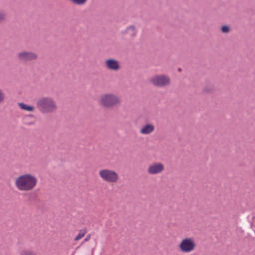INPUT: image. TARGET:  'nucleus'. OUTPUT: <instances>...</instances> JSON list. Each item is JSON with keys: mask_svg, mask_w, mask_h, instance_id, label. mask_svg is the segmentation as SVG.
<instances>
[{"mask_svg": "<svg viewBox=\"0 0 255 255\" xmlns=\"http://www.w3.org/2000/svg\"><path fill=\"white\" fill-rule=\"evenodd\" d=\"M37 108L43 114L55 112L57 109L55 101L50 97H44L39 99L36 104Z\"/></svg>", "mask_w": 255, "mask_h": 255, "instance_id": "obj_1", "label": "nucleus"}, {"mask_svg": "<svg viewBox=\"0 0 255 255\" xmlns=\"http://www.w3.org/2000/svg\"><path fill=\"white\" fill-rule=\"evenodd\" d=\"M14 184L19 191L30 190L32 189V175L24 174L18 176L14 180Z\"/></svg>", "mask_w": 255, "mask_h": 255, "instance_id": "obj_2", "label": "nucleus"}, {"mask_svg": "<svg viewBox=\"0 0 255 255\" xmlns=\"http://www.w3.org/2000/svg\"><path fill=\"white\" fill-rule=\"evenodd\" d=\"M99 104L104 108H110L120 105V99L113 94L102 95L98 100Z\"/></svg>", "mask_w": 255, "mask_h": 255, "instance_id": "obj_3", "label": "nucleus"}, {"mask_svg": "<svg viewBox=\"0 0 255 255\" xmlns=\"http://www.w3.org/2000/svg\"><path fill=\"white\" fill-rule=\"evenodd\" d=\"M99 175L103 181L109 183H116L119 180L118 173L114 170L108 168L100 170Z\"/></svg>", "mask_w": 255, "mask_h": 255, "instance_id": "obj_4", "label": "nucleus"}, {"mask_svg": "<svg viewBox=\"0 0 255 255\" xmlns=\"http://www.w3.org/2000/svg\"><path fill=\"white\" fill-rule=\"evenodd\" d=\"M196 248L195 239L191 237L183 238L178 245V249L182 253H190L193 252Z\"/></svg>", "mask_w": 255, "mask_h": 255, "instance_id": "obj_5", "label": "nucleus"}, {"mask_svg": "<svg viewBox=\"0 0 255 255\" xmlns=\"http://www.w3.org/2000/svg\"><path fill=\"white\" fill-rule=\"evenodd\" d=\"M150 82L157 87H164L170 83L168 76L164 75H157L153 76L150 80Z\"/></svg>", "mask_w": 255, "mask_h": 255, "instance_id": "obj_6", "label": "nucleus"}, {"mask_svg": "<svg viewBox=\"0 0 255 255\" xmlns=\"http://www.w3.org/2000/svg\"><path fill=\"white\" fill-rule=\"evenodd\" d=\"M164 165L160 162H155L150 164L147 169L149 175H156L161 173L164 170Z\"/></svg>", "mask_w": 255, "mask_h": 255, "instance_id": "obj_7", "label": "nucleus"}, {"mask_svg": "<svg viewBox=\"0 0 255 255\" xmlns=\"http://www.w3.org/2000/svg\"><path fill=\"white\" fill-rule=\"evenodd\" d=\"M105 65L107 69L111 71H117L120 69L119 62L113 58L106 59L105 61Z\"/></svg>", "mask_w": 255, "mask_h": 255, "instance_id": "obj_8", "label": "nucleus"}, {"mask_svg": "<svg viewBox=\"0 0 255 255\" xmlns=\"http://www.w3.org/2000/svg\"><path fill=\"white\" fill-rule=\"evenodd\" d=\"M155 129V127L153 124L148 123L141 127L139 132L143 135H148L152 133Z\"/></svg>", "mask_w": 255, "mask_h": 255, "instance_id": "obj_9", "label": "nucleus"}, {"mask_svg": "<svg viewBox=\"0 0 255 255\" xmlns=\"http://www.w3.org/2000/svg\"><path fill=\"white\" fill-rule=\"evenodd\" d=\"M18 59L21 61H30L32 58V53L29 51H22L17 54Z\"/></svg>", "mask_w": 255, "mask_h": 255, "instance_id": "obj_10", "label": "nucleus"}, {"mask_svg": "<svg viewBox=\"0 0 255 255\" xmlns=\"http://www.w3.org/2000/svg\"><path fill=\"white\" fill-rule=\"evenodd\" d=\"M124 33L128 35L130 37L133 36L136 34L135 28L133 26H130L125 30Z\"/></svg>", "mask_w": 255, "mask_h": 255, "instance_id": "obj_11", "label": "nucleus"}, {"mask_svg": "<svg viewBox=\"0 0 255 255\" xmlns=\"http://www.w3.org/2000/svg\"><path fill=\"white\" fill-rule=\"evenodd\" d=\"M20 108L23 110L31 112L32 111V106L26 105L23 103H19L18 104Z\"/></svg>", "mask_w": 255, "mask_h": 255, "instance_id": "obj_12", "label": "nucleus"}, {"mask_svg": "<svg viewBox=\"0 0 255 255\" xmlns=\"http://www.w3.org/2000/svg\"><path fill=\"white\" fill-rule=\"evenodd\" d=\"M86 232V230L85 229L80 230L78 235L75 237L74 240L75 241L80 240L85 235Z\"/></svg>", "mask_w": 255, "mask_h": 255, "instance_id": "obj_13", "label": "nucleus"}, {"mask_svg": "<svg viewBox=\"0 0 255 255\" xmlns=\"http://www.w3.org/2000/svg\"><path fill=\"white\" fill-rule=\"evenodd\" d=\"M73 3L78 4V5H82L84 4L87 0H70Z\"/></svg>", "mask_w": 255, "mask_h": 255, "instance_id": "obj_14", "label": "nucleus"}, {"mask_svg": "<svg viewBox=\"0 0 255 255\" xmlns=\"http://www.w3.org/2000/svg\"><path fill=\"white\" fill-rule=\"evenodd\" d=\"M5 99V94L3 91L0 89V104L3 103Z\"/></svg>", "mask_w": 255, "mask_h": 255, "instance_id": "obj_15", "label": "nucleus"}, {"mask_svg": "<svg viewBox=\"0 0 255 255\" xmlns=\"http://www.w3.org/2000/svg\"><path fill=\"white\" fill-rule=\"evenodd\" d=\"M221 30L223 33H228L230 31V27L227 25L223 26L221 28Z\"/></svg>", "mask_w": 255, "mask_h": 255, "instance_id": "obj_16", "label": "nucleus"}, {"mask_svg": "<svg viewBox=\"0 0 255 255\" xmlns=\"http://www.w3.org/2000/svg\"><path fill=\"white\" fill-rule=\"evenodd\" d=\"M20 255H31V251L30 250L24 249L21 252Z\"/></svg>", "mask_w": 255, "mask_h": 255, "instance_id": "obj_17", "label": "nucleus"}, {"mask_svg": "<svg viewBox=\"0 0 255 255\" xmlns=\"http://www.w3.org/2000/svg\"><path fill=\"white\" fill-rule=\"evenodd\" d=\"M5 14L2 11H0V21L4 20L5 18Z\"/></svg>", "mask_w": 255, "mask_h": 255, "instance_id": "obj_18", "label": "nucleus"}, {"mask_svg": "<svg viewBox=\"0 0 255 255\" xmlns=\"http://www.w3.org/2000/svg\"><path fill=\"white\" fill-rule=\"evenodd\" d=\"M32 181H33V186H34L36 183V181L35 179H34L33 177Z\"/></svg>", "mask_w": 255, "mask_h": 255, "instance_id": "obj_19", "label": "nucleus"}, {"mask_svg": "<svg viewBox=\"0 0 255 255\" xmlns=\"http://www.w3.org/2000/svg\"><path fill=\"white\" fill-rule=\"evenodd\" d=\"M88 240V238H86V239H85V240H86V241H87Z\"/></svg>", "mask_w": 255, "mask_h": 255, "instance_id": "obj_20", "label": "nucleus"}, {"mask_svg": "<svg viewBox=\"0 0 255 255\" xmlns=\"http://www.w3.org/2000/svg\"><path fill=\"white\" fill-rule=\"evenodd\" d=\"M92 255H93V252H92Z\"/></svg>", "mask_w": 255, "mask_h": 255, "instance_id": "obj_21", "label": "nucleus"}]
</instances>
